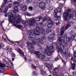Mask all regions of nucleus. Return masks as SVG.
Returning a JSON list of instances; mask_svg holds the SVG:
<instances>
[{
  "mask_svg": "<svg viewBox=\"0 0 76 76\" xmlns=\"http://www.w3.org/2000/svg\"><path fill=\"white\" fill-rule=\"evenodd\" d=\"M21 16L18 14L15 15V16H13L12 12H10L9 14V20L10 22L13 23L14 26L17 25V23H20L21 21L20 19Z\"/></svg>",
  "mask_w": 76,
  "mask_h": 76,
  "instance_id": "obj_1",
  "label": "nucleus"
},
{
  "mask_svg": "<svg viewBox=\"0 0 76 76\" xmlns=\"http://www.w3.org/2000/svg\"><path fill=\"white\" fill-rule=\"evenodd\" d=\"M58 42L59 44H61L60 46H57V50L58 51V53H63L64 48V46L67 47L69 45L68 43L66 42H64V38L63 37H59L58 39Z\"/></svg>",
  "mask_w": 76,
  "mask_h": 76,
  "instance_id": "obj_2",
  "label": "nucleus"
},
{
  "mask_svg": "<svg viewBox=\"0 0 76 76\" xmlns=\"http://www.w3.org/2000/svg\"><path fill=\"white\" fill-rule=\"evenodd\" d=\"M43 17L42 16H39L37 17L36 18H33L30 19L26 21H23L22 22L23 25H25V26L26 25H29L33 26L35 23V21L39 22L40 21V20L42 19Z\"/></svg>",
  "mask_w": 76,
  "mask_h": 76,
  "instance_id": "obj_3",
  "label": "nucleus"
},
{
  "mask_svg": "<svg viewBox=\"0 0 76 76\" xmlns=\"http://www.w3.org/2000/svg\"><path fill=\"white\" fill-rule=\"evenodd\" d=\"M7 67H10L11 68L12 70H13V64L12 62V61L10 60H9V62L7 63V64L5 65L4 64L0 63V73H4V72H5V69L3 68L5 66Z\"/></svg>",
  "mask_w": 76,
  "mask_h": 76,
  "instance_id": "obj_4",
  "label": "nucleus"
},
{
  "mask_svg": "<svg viewBox=\"0 0 76 76\" xmlns=\"http://www.w3.org/2000/svg\"><path fill=\"white\" fill-rule=\"evenodd\" d=\"M73 23V22L71 21L68 24H67L66 26L65 27H63L61 29V28H59L58 29V32L59 34L61 36L63 35V34H64V31H66L67 28H69V27H70Z\"/></svg>",
  "mask_w": 76,
  "mask_h": 76,
  "instance_id": "obj_5",
  "label": "nucleus"
},
{
  "mask_svg": "<svg viewBox=\"0 0 76 76\" xmlns=\"http://www.w3.org/2000/svg\"><path fill=\"white\" fill-rule=\"evenodd\" d=\"M35 54L37 55V57L39 58V60H44L46 57V56L44 54H40V53L38 51H35Z\"/></svg>",
  "mask_w": 76,
  "mask_h": 76,
  "instance_id": "obj_6",
  "label": "nucleus"
},
{
  "mask_svg": "<svg viewBox=\"0 0 76 76\" xmlns=\"http://www.w3.org/2000/svg\"><path fill=\"white\" fill-rule=\"evenodd\" d=\"M71 12V10L68 9L67 10L66 12H65L64 13L63 16L64 17V19L65 21H67V20L68 17L69 15V13H70Z\"/></svg>",
  "mask_w": 76,
  "mask_h": 76,
  "instance_id": "obj_7",
  "label": "nucleus"
},
{
  "mask_svg": "<svg viewBox=\"0 0 76 76\" xmlns=\"http://www.w3.org/2000/svg\"><path fill=\"white\" fill-rule=\"evenodd\" d=\"M40 32L43 35H46L47 33L51 32V29L50 28H48L47 29H45L44 28H41L40 29Z\"/></svg>",
  "mask_w": 76,
  "mask_h": 76,
  "instance_id": "obj_8",
  "label": "nucleus"
},
{
  "mask_svg": "<svg viewBox=\"0 0 76 76\" xmlns=\"http://www.w3.org/2000/svg\"><path fill=\"white\" fill-rule=\"evenodd\" d=\"M20 4L19 2H15L14 3V10L13 12L14 13H17L18 12H19V10H18V7L19 6Z\"/></svg>",
  "mask_w": 76,
  "mask_h": 76,
  "instance_id": "obj_9",
  "label": "nucleus"
},
{
  "mask_svg": "<svg viewBox=\"0 0 76 76\" xmlns=\"http://www.w3.org/2000/svg\"><path fill=\"white\" fill-rule=\"evenodd\" d=\"M42 39L45 40V39H46V37H45V35H42L41 36V38H37L36 39V40L37 42H38V43H40V44H41L43 45V44H44V41L42 40Z\"/></svg>",
  "mask_w": 76,
  "mask_h": 76,
  "instance_id": "obj_10",
  "label": "nucleus"
},
{
  "mask_svg": "<svg viewBox=\"0 0 76 76\" xmlns=\"http://www.w3.org/2000/svg\"><path fill=\"white\" fill-rule=\"evenodd\" d=\"M37 6H38V5H39V7L41 8V9L43 10H44V9H45V3H44V2H41L40 3H38L37 4Z\"/></svg>",
  "mask_w": 76,
  "mask_h": 76,
  "instance_id": "obj_11",
  "label": "nucleus"
},
{
  "mask_svg": "<svg viewBox=\"0 0 76 76\" xmlns=\"http://www.w3.org/2000/svg\"><path fill=\"white\" fill-rule=\"evenodd\" d=\"M54 52L53 50H50L47 49H45V54H47L48 56H51L52 54Z\"/></svg>",
  "mask_w": 76,
  "mask_h": 76,
  "instance_id": "obj_12",
  "label": "nucleus"
},
{
  "mask_svg": "<svg viewBox=\"0 0 76 76\" xmlns=\"http://www.w3.org/2000/svg\"><path fill=\"white\" fill-rule=\"evenodd\" d=\"M18 53H19V54H20V56H22L23 57H24L25 60H26V58L25 56L24 55V53H23V51H22V50H20V48L18 49Z\"/></svg>",
  "mask_w": 76,
  "mask_h": 76,
  "instance_id": "obj_13",
  "label": "nucleus"
},
{
  "mask_svg": "<svg viewBox=\"0 0 76 76\" xmlns=\"http://www.w3.org/2000/svg\"><path fill=\"white\" fill-rule=\"evenodd\" d=\"M75 38V35H72L71 37V38H70V37H67L66 39V41L67 42H69L71 40V39H74Z\"/></svg>",
  "mask_w": 76,
  "mask_h": 76,
  "instance_id": "obj_14",
  "label": "nucleus"
},
{
  "mask_svg": "<svg viewBox=\"0 0 76 76\" xmlns=\"http://www.w3.org/2000/svg\"><path fill=\"white\" fill-rule=\"evenodd\" d=\"M47 48L48 50H54V46L53 45H50V47L48 46H47Z\"/></svg>",
  "mask_w": 76,
  "mask_h": 76,
  "instance_id": "obj_15",
  "label": "nucleus"
},
{
  "mask_svg": "<svg viewBox=\"0 0 76 76\" xmlns=\"http://www.w3.org/2000/svg\"><path fill=\"white\" fill-rule=\"evenodd\" d=\"M34 34L36 35H39L40 34V32L39 30H34Z\"/></svg>",
  "mask_w": 76,
  "mask_h": 76,
  "instance_id": "obj_16",
  "label": "nucleus"
},
{
  "mask_svg": "<svg viewBox=\"0 0 76 76\" xmlns=\"http://www.w3.org/2000/svg\"><path fill=\"white\" fill-rule=\"evenodd\" d=\"M5 49L7 50L8 51H9L10 53H12V48H9V47L7 46L5 48Z\"/></svg>",
  "mask_w": 76,
  "mask_h": 76,
  "instance_id": "obj_17",
  "label": "nucleus"
},
{
  "mask_svg": "<svg viewBox=\"0 0 76 76\" xmlns=\"http://www.w3.org/2000/svg\"><path fill=\"white\" fill-rule=\"evenodd\" d=\"M69 50V49L68 48H66V49H65V50L64 51V55H65V56H67V54H68V50Z\"/></svg>",
  "mask_w": 76,
  "mask_h": 76,
  "instance_id": "obj_18",
  "label": "nucleus"
},
{
  "mask_svg": "<svg viewBox=\"0 0 76 76\" xmlns=\"http://www.w3.org/2000/svg\"><path fill=\"white\" fill-rule=\"evenodd\" d=\"M34 34V31H32L29 30L28 31V34L29 35H33Z\"/></svg>",
  "mask_w": 76,
  "mask_h": 76,
  "instance_id": "obj_19",
  "label": "nucleus"
},
{
  "mask_svg": "<svg viewBox=\"0 0 76 76\" xmlns=\"http://www.w3.org/2000/svg\"><path fill=\"white\" fill-rule=\"evenodd\" d=\"M53 70L55 72L56 74H57V73H58L59 72V69L57 68H55Z\"/></svg>",
  "mask_w": 76,
  "mask_h": 76,
  "instance_id": "obj_20",
  "label": "nucleus"
},
{
  "mask_svg": "<svg viewBox=\"0 0 76 76\" xmlns=\"http://www.w3.org/2000/svg\"><path fill=\"white\" fill-rule=\"evenodd\" d=\"M48 39L49 40L50 42H52L53 41H54V38L53 37H48Z\"/></svg>",
  "mask_w": 76,
  "mask_h": 76,
  "instance_id": "obj_21",
  "label": "nucleus"
},
{
  "mask_svg": "<svg viewBox=\"0 0 76 76\" xmlns=\"http://www.w3.org/2000/svg\"><path fill=\"white\" fill-rule=\"evenodd\" d=\"M71 65L72 66V69H73V70H75L76 64H72V62H71Z\"/></svg>",
  "mask_w": 76,
  "mask_h": 76,
  "instance_id": "obj_22",
  "label": "nucleus"
},
{
  "mask_svg": "<svg viewBox=\"0 0 76 76\" xmlns=\"http://www.w3.org/2000/svg\"><path fill=\"white\" fill-rule=\"evenodd\" d=\"M28 39L30 41H33L35 39L33 37L30 36L28 37Z\"/></svg>",
  "mask_w": 76,
  "mask_h": 76,
  "instance_id": "obj_23",
  "label": "nucleus"
},
{
  "mask_svg": "<svg viewBox=\"0 0 76 76\" xmlns=\"http://www.w3.org/2000/svg\"><path fill=\"white\" fill-rule=\"evenodd\" d=\"M32 42H31V44L33 45H35V44H36V41H35V39H34L33 40H32Z\"/></svg>",
  "mask_w": 76,
  "mask_h": 76,
  "instance_id": "obj_24",
  "label": "nucleus"
},
{
  "mask_svg": "<svg viewBox=\"0 0 76 76\" xmlns=\"http://www.w3.org/2000/svg\"><path fill=\"white\" fill-rule=\"evenodd\" d=\"M60 16H58L57 15H55L54 17V20H57V18H59Z\"/></svg>",
  "mask_w": 76,
  "mask_h": 76,
  "instance_id": "obj_25",
  "label": "nucleus"
},
{
  "mask_svg": "<svg viewBox=\"0 0 76 76\" xmlns=\"http://www.w3.org/2000/svg\"><path fill=\"white\" fill-rule=\"evenodd\" d=\"M27 9V8H26V6L25 5H24L22 8L23 10V11H25Z\"/></svg>",
  "mask_w": 76,
  "mask_h": 76,
  "instance_id": "obj_26",
  "label": "nucleus"
},
{
  "mask_svg": "<svg viewBox=\"0 0 76 76\" xmlns=\"http://www.w3.org/2000/svg\"><path fill=\"white\" fill-rule=\"evenodd\" d=\"M48 27L49 28H52L53 27V24L52 23H49L48 25Z\"/></svg>",
  "mask_w": 76,
  "mask_h": 76,
  "instance_id": "obj_27",
  "label": "nucleus"
},
{
  "mask_svg": "<svg viewBox=\"0 0 76 76\" xmlns=\"http://www.w3.org/2000/svg\"><path fill=\"white\" fill-rule=\"evenodd\" d=\"M60 55L58 54V57L54 59V60H55V61H57V60H58V59L60 58Z\"/></svg>",
  "mask_w": 76,
  "mask_h": 76,
  "instance_id": "obj_28",
  "label": "nucleus"
},
{
  "mask_svg": "<svg viewBox=\"0 0 76 76\" xmlns=\"http://www.w3.org/2000/svg\"><path fill=\"white\" fill-rule=\"evenodd\" d=\"M12 0H5L4 1V4L5 5H6V3H7V2H10V1H11Z\"/></svg>",
  "mask_w": 76,
  "mask_h": 76,
  "instance_id": "obj_29",
  "label": "nucleus"
},
{
  "mask_svg": "<svg viewBox=\"0 0 76 76\" xmlns=\"http://www.w3.org/2000/svg\"><path fill=\"white\" fill-rule=\"evenodd\" d=\"M50 37H53L54 38V37H55V34L54 33H52L50 34Z\"/></svg>",
  "mask_w": 76,
  "mask_h": 76,
  "instance_id": "obj_30",
  "label": "nucleus"
},
{
  "mask_svg": "<svg viewBox=\"0 0 76 76\" xmlns=\"http://www.w3.org/2000/svg\"><path fill=\"white\" fill-rule=\"evenodd\" d=\"M48 67V69H49L50 70H51L53 69V66H49Z\"/></svg>",
  "mask_w": 76,
  "mask_h": 76,
  "instance_id": "obj_31",
  "label": "nucleus"
},
{
  "mask_svg": "<svg viewBox=\"0 0 76 76\" xmlns=\"http://www.w3.org/2000/svg\"><path fill=\"white\" fill-rule=\"evenodd\" d=\"M16 27L18 28H20V29H22L23 28L22 27V26L20 25H18Z\"/></svg>",
  "mask_w": 76,
  "mask_h": 76,
  "instance_id": "obj_32",
  "label": "nucleus"
},
{
  "mask_svg": "<svg viewBox=\"0 0 76 76\" xmlns=\"http://www.w3.org/2000/svg\"><path fill=\"white\" fill-rule=\"evenodd\" d=\"M25 38H23L22 40H21L20 42H21V43H24L25 42Z\"/></svg>",
  "mask_w": 76,
  "mask_h": 76,
  "instance_id": "obj_33",
  "label": "nucleus"
},
{
  "mask_svg": "<svg viewBox=\"0 0 76 76\" xmlns=\"http://www.w3.org/2000/svg\"><path fill=\"white\" fill-rule=\"evenodd\" d=\"M41 74H42V75H44L45 73V72H44L42 69H41Z\"/></svg>",
  "mask_w": 76,
  "mask_h": 76,
  "instance_id": "obj_34",
  "label": "nucleus"
},
{
  "mask_svg": "<svg viewBox=\"0 0 76 76\" xmlns=\"http://www.w3.org/2000/svg\"><path fill=\"white\" fill-rule=\"evenodd\" d=\"M47 20L48 22H51V20L50 18H47Z\"/></svg>",
  "mask_w": 76,
  "mask_h": 76,
  "instance_id": "obj_35",
  "label": "nucleus"
},
{
  "mask_svg": "<svg viewBox=\"0 0 76 76\" xmlns=\"http://www.w3.org/2000/svg\"><path fill=\"white\" fill-rule=\"evenodd\" d=\"M57 12L58 13H60L61 12V8H59L57 10Z\"/></svg>",
  "mask_w": 76,
  "mask_h": 76,
  "instance_id": "obj_36",
  "label": "nucleus"
},
{
  "mask_svg": "<svg viewBox=\"0 0 76 76\" xmlns=\"http://www.w3.org/2000/svg\"><path fill=\"white\" fill-rule=\"evenodd\" d=\"M8 8H11L12 7V4H8Z\"/></svg>",
  "mask_w": 76,
  "mask_h": 76,
  "instance_id": "obj_37",
  "label": "nucleus"
},
{
  "mask_svg": "<svg viewBox=\"0 0 76 76\" xmlns=\"http://www.w3.org/2000/svg\"><path fill=\"white\" fill-rule=\"evenodd\" d=\"M30 50L31 51H33L34 50V46H31V47L30 48Z\"/></svg>",
  "mask_w": 76,
  "mask_h": 76,
  "instance_id": "obj_38",
  "label": "nucleus"
},
{
  "mask_svg": "<svg viewBox=\"0 0 76 76\" xmlns=\"http://www.w3.org/2000/svg\"><path fill=\"white\" fill-rule=\"evenodd\" d=\"M27 44L28 45V46H31V42L27 41Z\"/></svg>",
  "mask_w": 76,
  "mask_h": 76,
  "instance_id": "obj_39",
  "label": "nucleus"
},
{
  "mask_svg": "<svg viewBox=\"0 0 76 76\" xmlns=\"http://www.w3.org/2000/svg\"><path fill=\"white\" fill-rule=\"evenodd\" d=\"M40 28L39 27V26H37L36 27V30H38V29H39V30L40 32V29L41 28Z\"/></svg>",
  "mask_w": 76,
  "mask_h": 76,
  "instance_id": "obj_40",
  "label": "nucleus"
},
{
  "mask_svg": "<svg viewBox=\"0 0 76 76\" xmlns=\"http://www.w3.org/2000/svg\"><path fill=\"white\" fill-rule=\"evenodd\" d=\"M37 74V72H36V71H34L33 72L32 75H35Z\"/></svg>",
  "mask_w": 76,
  "mask_h": 76,
  "instance_id": "obj_41",
  "label": "nucleus"
},
{
  "mask_svg": "<svg viewBox=\"0 0 76 76\" xmlns=\"http://www.w3.org/2000/svg\"><path fill=\"white\" fill-rule=\"evenodd\" d=\"M31 68L33 69H36V67L35 66V65H34L33 64H32Z\"/></svg>",
  "mask_w": 76,
  "mask_h": 76,
  "instance_id": "obj_42",
  "label": "nucleus"
},
{
  "mask_svg": "<svg viewBox=\"0 0 76 76\" xmlns=\"http://www.w3.org/2000/svg\"><path fill=\"white\" fill-rule=\"evenodd\" d=\"M57 13L58 12H57V10H55L54 11V14H55V15H57Z\"/></svg>",
  "mask_w": 76,
  "mask_h": 76,
  "instance_id": "obj_43",
  "label": "nucleus"
},
{
  "mask_svg": "<svg viewBox=\"0 0 76 76\" xmlns=\"http://www.w3.org/2000/svg\"><path fill=\"white\" fill-rule=\"evenodd\" d=\"M10 53V54H11V55L12 56V57H15V54L13 53V52H12H12H11V53Z\"/></svg>",
  "mask_w": 76,
  "mask_h": 76,
  "instance_id": "obj_44",
  "label": "nucleus"
},
{
  "mask_svg": "<svg viewBox=\"0 0 76 76\" xmlns=\"http://www.w3.org/2000/svg\"><path fill=\"white\" fill-rule=\"evenodd\" d=\"M7 41H9V42H12V43H15V42L14 41H10L8 39H7Z\"/></svg>",
  "mask_w": 76,
  "mask_h": 76,
  "instance_id": "obj_45",
  "label": "nucleus"
},
{
  "mask_svg": "<svg viewBox=\"0 0 76 76\" xmlns=\"http://www.w3.org/2000/svg\"><path fill=\"white\" fill-rule=\"evenodd\" d=\"M53 9V7H50L49 8V10H52Z\"/></svg>",
  "mask_w": 76,
  "mask_h": 76,
  "instance_id": "obj_46",
  "label": "nucleus"
},
{
  "mask_svg": "<svg viewBox=\"0 0 76 76\" xmlns=\"http://www.w3.org/2000/svg\"><path fill=\"white\" fill-rule=\"evenodd\" d=\"M25 15L26 16H30L31 14L28 13L26 12L25 13Z\"/></svg>",
  "mask_w": 76,
  "mask_h": 76,
  "instance_id": "obj_47",
  "label": "nucleus"
},
{
  "mask_svg": "<svg viewBox=\"0 0 76 76\" xmlns=\"http://www.w3.org/2000/svg\"><path fill=\"white\" fill-rule=\"evenodd\" d=\"M32 1V0H26V2L27 3H31Z\"/></svg>",
  "mask_w": 76,
  "mask_h": 76,
  "instance_id": "obj_48",
  "label": "nucleus"
},
{
  "mask_svg": "<svg viewBox=\"0 0 76 76\" xmlns=\"http://www.w3.org/2000/svg\"><path fill=\"white\" fill-rule=\"evenodd\" d=\"M45 65L48 67L49 66V64L46 63L45 64Z\"/></svg>",
  "mask_w": 76,
  "mask_h": 76,
  "instance_id": "obj_49",
  "label": "nucleus"
},
{
  "mask_svg": "<svg viewBox=\"0 0 76 76\" xmlns=\"http://www.w3.org/2000/svg\"><path fill=\"white\" fill-rule=\"evenodd\" d=\"M64 38H66V37H67V35L66 34H65L64 35Z\"/></svg>",
  "mask_w": 76,
  "mask_h": 76,
  "instance_id": "obj_50",
  "label": "nucleus"
},
{
  "mask_svg": "<svg viewBox=\"0 0 76 76\" xmlns=\"http://www.w3.org/2000/svg\"><path fill=\"white\" fill-rule=\"evenodd\" d=\"M73 33H74V31H72L70 32L69 34H73Z\"/></svg>",
  "mask_w": 76,
  "mask_h": 76,
  "instance_id": "obj_51",
  "label": "nucleus"
},
{
  "mask_svg": "<svg viewBox=\"0 0 76 76\" xmlns=\"http://www.w3.org/2000/svg\"><path fill=\"white\" fill-rule=\"evenodd\" d=\"M5 9L6 10H8V7L7 6H5Z\"/></svg>",
  "mask_w": 76,
  "mask_h": 76,
  "instance_id": "obj_52",
  "label": "nucleus"
},
{
  "mask_svg": "<svg viewBox=\"0 0 76 76\" xmlns=\"http://www.w3.org/2000/svg\"><path fill=\"white\" fill-rule=\"evenodd\" d=\"M61 60L62 62H64V64H66V61H64V60H63V59H61Z\"/></svg>",
  "mask_w": 76,
  "mask_h": 76,
  "instance_id": "obj_53",
  "label": "nucleus"
},
{
  "mask_svg": "<svg viewBox=\"0 0 76 76\" xmlns=\"http://www.w3.org/2000/svg\"><path fill=\"white\" fill-rule=\"evenodd\" d=\"M47 20V17H45L43 20H42V21H45Z\"/></svg>",
  "mask_w": 76,
  "mask_h": 76,
  "instance_id": "obj_54",
  "label": "nucleus"
},
{
  "mask_svg": "<svg viewBox=\"0 0 76 76\" xmlns=\"http://www.w3.org/2000/svg\"><path fill=\"white\" fill-rule=\"evenodd\" d=\"M29 9L31 11L32 10V7H29Z\"/></svg>",
  "mask_w": 76,
  "mask_h": 76,
  "instance_id": "obj_55",
  "label": "nucleus"
},
{
  "mask_svg": "<svg viewBox=\"0 0 76 76\" xmlns=\"http://www.w3.org/2000/svg\"><path fill=\"white\" fill-rule=\"evenodd\" d=\"M7 10H5L3 12L4 13H7Z\"/></svg>",
  "mask_w": 76,
  "mask_h": 76,
  "instance_id": "obj_56",
  "label": "nucleus"
},
{
  "mask_svg": "<svg viewBox=\"0 0 76 76\" xmlns=\"http://www.w3.org/2000/svg\"><path fill=\"white\" fill-rule=\"evenodd\" d=\"M4 47V44H1V47L3 48V47Z\"/></svg>",
  "mask_w": 76,
  "mask_h": 76,
  "instance_id": "obj_57",
  "label": "nucleus"
},
{
  "mask_svg": "<svg viewBox=\"0 0 76 76\" xmlns=\"http://www.w3.org/2000/svg\"><path fill=\"white\" fill-rule=\"evenodd\" d=\"M8 15V14L7 13H6L4 14V16L5 17H7Z\"/></svg>",
  "mask_w": 76,
  "mask_h": 76,
  "instance_id": "obj_58",
  "label": "nucleus"
},
{
  "mask_svg": "<svg viewBox=\"0 0 76 76\" xmlns=\"http://www.w3.org/2000/svg\"><path fill=\"white\" fill-rule=\"evenodd\" d=\"M14 76H18L17 73H15L14 75Z\"/></svg>",
  "mask_w": 76,
  "mask_h": 76,
  "instance_id": "obj_59",
  "label": "nucleus"
},
{
  "mask_svg": "<svg viewBox=\"0 0 76 76\" xmlns=\"http://www.w3.org/2000/svg\"><path fill=\"white\" fill-rule=\"evenodd\" d=\"M46 61H49L50 59H49V58H46Z\"/></svg>",
  "mask_w": 76,
  "mask_h": 76,
  "instance_id": "obj_60",
  "label": "nucleus"
},
{
  "mask_svg": "<svg viewBox=\"0 0 76 76\" xmlns=\"http://www.w3.org/2000/svg\"><path fill=\"white\" fill-rule=\"evenodd\" d=\"M3 7V3L2 4V5L1 6V8H2Z\"/></svg>",
  "mask_w": 76,
  "mask_h": 76,
  "instance_id": "obj_61",
  "label": "nucleus"
},
{
  "mask_svg": "<svg viewBox=\"0 0 76 76\" xmlns=\"http://www.w3.org/2000/svg\"><path fill=\"white\" fill-rule=\"evenodd\" d=\"M43 67V66H42V65H41L40 66V69L42 68Z\"/></svg>",
  "mask_w": 76,
  "mask_h": 76,
  "instance_id": "obj_62",
  "label": "nucleus"
},
{
  "mask_svg": "<svg viewBox=\"0 0 76 76\" xmlns=\"http://www.w3.org/2000/svg\"><path fill=\"white\" fill-rule=\"evenodd\" d=\"M73 1L75 3H76V0H73Z\"/></svg>",
  "mask_w": 76,
  "mask_h": 76,
  "instance_id": "obj_63",
  "label": "nucleus"
},
{
  "mask_svg": "<svg viewBox=\"0 0 76 76\" xmlns=\"http://www.w3.org/2000/svg\"><path fill=\"white\" fill-rule=\"evenodd\" d=\"M59 76H63V75H62V74L61 73L59 74Z\"/></svg>",
  "mask_w": 76,
  "mask_h": 76,
  "instance_id": "obj_64",
  "label": "nucleus"
}]
</instances>
